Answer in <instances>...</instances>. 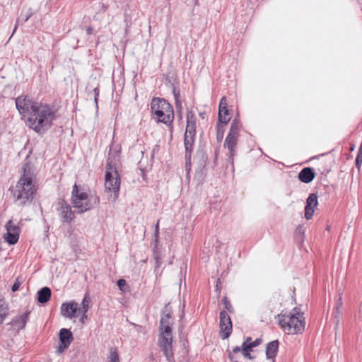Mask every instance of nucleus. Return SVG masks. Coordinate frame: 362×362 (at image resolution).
<instances>
[{
	"label": "nucleus",
	"instance_id": "1",
	"mask_svg": "<svg viewBox=\"0 0 362 362\" xmlns=\"http://www.w3.org/2000/svg\"><path fill=\"white\" fill-rule=\"evenodd\" d=\"M22 169L23 174L12 190L14 202L20 206L30 204L36 191L29 163H25Z\"/></svg>",
	"mask_w": 362,
	"mask_h": 362
},
{
	"label": "nucleus",
	"instance_id": "2",
	"mask_svg": "<svg viewBox=\"0 0 362 362\" xmlns=\"http://www.w3.org/2000/svg\"><path fill=\"white\" fill-rule=\"evenodd\" d=\"M55 113L48 105L40 103L28 119V125L35 132L42 134L52 125Z\"/></svg>",
	"mask_w": 362,
	"mask_h": 362
},
{
	"label": "nucleus",
	"instance_id": "3",
	"mask_svg": "<svg viewBox=\"0 0 362 362\" xmlns=\"http://www.w3.org/2000/svg\"><path fill=\"white\" fill-rule=\"evenodd\" d=\"M295 308L293 313L279 315V324L289 334L302 333L305 329V322L302 313Z\"/></svg>",
	"mask_w": 362,
	"mask_h": 362
},
{
	"label": "nucleus",
	"instance_id": "4",
	"mask_svg": "<svg viewBox=\"0 0 362 362\" xmlns=\"http://www.w3.org/2000/svg\"><path fill=\"white\" fill-rule=\"evenodd\" d=\"M151 112L156 117L157 122L171 125L174 119L172 105L165 99L154 98L151 103Z\"/></svg>",
	"mask_w": 362,
	"mask_h": 362
},
{
	"label": "nucleus",
	"instance_id": "5",
	"mask_svg": "<svg viewBox=\"0 0 362 362\" xmlns=\"http://www.w3.org/2000/svg\"><path fill=\"white\" fill-rule=\"evenodd\" d=\"M99 202V197L88 195L86 192L78 189L76 185L73 187L71 203L74 208L78 209V213L81 214L93 209Z\"/></svg>",
	"mask_w": 362,
	"mask_h": 362
},
{
	"label": "nucleus",
	"instance_id": "6",
	"mask_svg": "<svg viewBox=\"0 0 362 362\" xmlns=\"http://www.w3.org/2000/svg\"><path fill=\"white\" fill-rule=\"evenodd\" d=\"M120 177L118 172L109 162L106 165L105 188L110 193L108 200L115 202L119 196Z\"/></svg>",
	"mask_w": 362,
	"mask_h": 362
},
{
	"label": "nucleus",
	"instance_id": "7",
	"mask_svg": "<svg viewBox=\"0 0 362 362\" xmlns=\"http://www.w3.org/2000/svg\"><path fill=\"white\" fill-rule=\"evenodd\" d=\"M160 333L158 335V344L163 351L168 362H175L173 351V337L170 323L160 325Z\"/></svg>",
	"mask_w": 362,
	"mask_h": 362
},
{
	"label": "nucleus",
	"instance_id": "8",
	"mask_svg": "<svg viewBox=\"0 0 362 362\" xmlns=\"http://www.w3.org/2000/svg\"><path fill=\"white\" fill-rule=\"evenodd\" d=\"M40 103L33 100L28 96L21 95L16 99V106L23 118L28 119Z\"/></svg>",
	"mask_w": 362,
	"mask_h": 362
},
{
	"label": "nucleus",
	"instance_id": "9",
	"mask_svg": "<svg viewBox=\"0 0 362 362\" xmlns=\"http://www.w3.org/2000/svg\"><path fill=\"white\" fill-rule=\"evenodd\" d=\"M57 214L63 223H71L74 218V213L71 206L63 199H59L57 206Z\"/></svg>",
	"mask_w": 362,
	"mask_h": 362
},
{
	"label": "nucleus",
	"instance_id": "10",
	"mask_svg": "<svg viewBox=\"0 0 362 362\" xmlns=\"http://www.w3.org/2000/svg\"><path fill=\"white\" fill-rule=\"evenodd\" d=\"M6 233L4 239L10 245L16 244L19 239L20 228L13 224L12 220L8 221L5 226Z\"/></svg>",
	"mask_w": 362,
	"mask_h": 362
},
{
	"label": "nucleus",
	"instance_id": "11",
	"mask_svg": "<svg viewBox=\"0 0 362 362\" xmlns=\"http://www.w3.org/2000/svg\"><path fill=\"white\" fill-rule=\"evenodd\" d=\"M220 328L222 339L228 338L232 332V322L230 316L224 310L220 313Z\"/></svg>",
	"mask_w": 362,
	"mask_h": 362
},
{
	"label": "nucleus",
	"instance_id": "12",
	"mask_svg": "<svg viewBox=\"0 0 362 362\" xmlns=\"http://www.w3.org/2000/svg\"><path fill=\"white\" fill-rule=\"evenodd\" d=\"M78 305L76 302L64 303L61 306L62 315L67 318L72 319L78 312Z\"/></svg>",
	"mask_w": 362,
	"mask_h": 362
},
{
	"label": "nucleus",
	"instance_id": "13",
	"mask_svg": "<svg viewBox=\"0 0 362 362\" xmlns=\"http://www.w3.org/2000/svg\"><path fill=\"white\" fill-rule=\"evenodd\" d=\"M187 135L195 136L196 117L192 111H188L187 114V126L185 133Z\"/></svg>",
	"mask_w": 362,
	"mask_h": 362
},
{
	"label": "nucleus",
	"instance_id": "14",
	"mask_svg": "<svg viewBox=\"0 0 362 362\" xmlns=\"http://www.w3.org/2000/svg\"><path fill=\"white\" fill-rule=\"evenodd\" d=\"M315 177V171L311 168H303L298 175V179L304 182L309 183L312 182Z\"/></svg>",
	"mask_w": 362,
	"mask_h": 362
},
{
	"label": "nucleus",
	"instance_id": "15",
	"mask_svg": "<svg viewBox=\"0 0 362 362\" xmlns=\"http://www.w3.org/2000/svg\"><path fill=\"white\" fill-rule=\"evenodd\" d=\"M238 136L228 134L225 142L224 146L229 151V156L233 157L235 155V148L237 145Z\"/></svg>",
	"mask_w": 362,
	"mask_h": 362
},
{
	"label": "nucleus",
	"instance_id": "16",
	"mask_svg": "<svg viewBox=\"0 0 362 362\" xmlns=\"http://www.w3.org/2000/svg\"><path fill=\"white\" fill-rule=\"evenodd\" d=\"M279 349V341L274 340L267 344L266 347V356L268 359H274Z\"/></svg>",
	"mask_w": 362,
	"mask_h": 362
},
{
	"label": "nucleus",
	"instance_id": "17",
	"mask_svg": "<svg viewBox=\"0 0 362 362\" xmlns=\"http://www.w3.org/2000/svg\"><path fill=\"white\" fill-rule=\"evenodd\" d=\"M30 311H27L25 313L16 316L13 319L12 323L18 327V329H23L25 328V325L29 319Z\"/></svg>",
	"mask_w": 362,
	"mask_h": 362
},
{
	"label": "nucleus",
	"instance_id": "18",
	"mask_svg": "<svg viewBox=\"0 0 362 362\" xmlns=\"http://www.w3.org/2000/svg\"><path fill=\"white\" fill-rule=\"evenodd\" d=\"M194 136L192 135H187L185 134V158L190 159L191 153L192 152V146L194 144Z\"/></svg>",
	"mask_w": 362,
	"mask_h": 362
},
{
	"label": "nucleus",
	"instance_id": "19",
	"mask_svg": "<svg viewBox=\"0 0 362 362\" xmlns=\"http://www.w3.org/2000/svg\"><path fill=\"white\" fill-rule=\"evenodd\" d=\"M72 333L67 329L62 328L59 331V340L62 344L70 345L73 341Z\"/></svg>",
	"mask_w": 362,
	"mask_h": 362
},
{
	"label": "nucleus",
	"instance_id": "20",
	"mask_svg": "<svg viewBox=\"0 0 362 362\" xmlns=\"http://www.w3.org/2000/svg\"><path fill=\"white\" fill-rule=\"evenodd\" d=\"M51 297V290L48 287H43L37 292V300L40 303H47Z\"/></svg>",
	"mask_w": 362,
	"mask_h": 362
},
{
	"label": "nucleus",
	"instance_id": "21",
	"mask_svg": "<svg viewBox=\"0 0 362 362\" xmlns=\"http://www.w3.org/2000/svg\"><path fill=\"white\" fill-rule=\"evenodd\" d=\"M227 107V103L226 98L223 97L221 99L219 103V108H218V122L223 124H226L228 122V119L227 117L223 116V112L224 108Z\"/></svg>",
	"mask_w": 362,
	"mask_h": 362
},
{
	"label": "nucleus",
	"instance_id": "22",
	"mask_svg": "<svg viewBox=\"0 0 362 362\" xmlns=\"http://www.w3.org/2000/svg\"><path fill=\"white\" fill-rule=\"evenodd\" d=\"M8 314V304L2 299H0V324H2Z\"/></svg>",
	"mask_w": 362,
	"mask_h": 362
},
{
	"label": "nucleus",
	"instance_id": "23",
	"mask_svg": "<svg viewBox=\"0 0 362 362\" xmlns=\"http://www.w3.org/2000/svg\"><path fill=\"white\" fill-rule=\"evenodd\" d=\"M242 351L243 355L249 359H252V357L250 355L251 349H248L245 344H242L241 346H235L233 349V353L237 354L239 351Z\"/></svg>",
	"mask_w": 362,
	"mask_h": 362
},
{
	"label": "nucleus",
	"instance_id": "24",
	"mask_svg": "<svg viewBox=\"0 0 362 362\" xmlns=\"http://www.w3.org/2000/svg\"><path fill=\"white\" fill-rule=\"evenodd\" d=\"M90 302V299L88 296V294H86V296H84L83 300H82V303H81V305L82 307L81 308H78V313H83V317H86V313H87V311L88 310V308H89V303ZM83 319H81L82 320Z\"/></svg>",
	"mask_w": 362,
	"mask_h": 362
},
{
	"label": "nucleus",
	"instance_id": "25",
	"mask_svg": "<svg viewBox=\"0 0 362 362\" xmlns=\"http://www.w3.org/2000/svg\"><path fill=\"white\" fill-rule=\"evenodd\" d=\"M107 362H120L116 348L111 347L110 349V354L107 356Z\"/></svg>",
	"mask_w": 362,
	"mask_h": 362
},
{
	"label": "nucleus",
	"instance_id": "26",
	"mask_svg": "<svg viewBox=\"0 0 362 362\" xmlns=\"http://www.w3.org/2000/svg\"><path fill=\"white\" fill-rule=\"evenodd\" d=\"M153 259L155 262V269L154 272L156 273H158V269L161 266L163 262H162V256L158 251L154 250L153 251Z\"/></svg>",
	"mask_w": 362,
	"mask_h": 362
},
{
	"label": "nucleus",
	"instance_id": "27",
	"mask_svg": "<svg viewBox=\"0 0 362 362\" xmlns=\"http://www.w3.org/2000/svg\"><path fill=\"white\" fill-rule=\"evenodd\" d=\"M317 204V196L314 193L310 194L306 200V206L315 208Z\"/></svg>",
	"mask_w": 362,
	"mask_h": 362
},
{
	"label": "nucleus",
	"instance_id": "28",
	"mask_svg": "<svg viewBox=\"0 0 362 362\" xmlns=\"http://www.w3.org/2000/svg\"><path fill=\"white\" fill-rule=\"evenodd\" d=\"M239 124L236 120L233 121L230 124V131L228 134L238 136Z\"/></svg>",
	"mask_w": 362,
	"mask_h": 362
},
{
	"label": "nucleus",
	"instance_id": "29",
	"mask_svg": "<svg viewBox=\"0 0 362 362\" xmlns=\"http://www.w3.org/2000/svg\"><path fill=\"white\" fill-rule=\"evenodd\" d=\"M341 304H342V303H341V298L339 297V302H338L337 306L336 308V315H335V324H336V326H338L339 324V322H340L341 312L339 310V308H340V306L341 305Z\"/></svg>",
	"mask_w": 362,
	"mask_h": 362
},
{
	"label": "nucleus",
	"instance_id": "30",
	"mask_svg": "<svg viewBox=\"0 0 362 362\" xmlns=\"http://www.w3.org/2000/svg\"><path fill=\"white\" fill-rule=\"evenodd\" d=\"M313 207H309L308 206H305V218L308 220L310 219L314 214Z\"/></svg>",
	"mask_w": 362,
	"mask_h": 362
},
{
	"label": "nucleus",
	"instance_id": "31",
	"mask_svg": "<svg viewBox=\"0 0 362 362\" xmlns=\"http://www.w3.org/2000/svg\"><path fill=\"white\" fill-rule=\"evenodd\" d=\"M262 342V340L260 339H256L255 341L247 343V342H243V344H245L246 346L250 349H252V348L257 346L259 345Z\"/></svg>",
	"mask_w": 362,
	"mask_h": 362
},
{
	"label": "nucleus",
	"instance_id": "32",
	"mask_svg": "<svg viewBox=\"0 0 362 362\" xmlns=\"http://www.w3.org/2000/svg\"><path fill=\"white\" fill-rule=\"evenodd\" d=\"M174 95H175V106H176V108L177 110V111H179L180 112H181V109H182V103L181 101L179 100V94L178 93H176L175 91H174Z\"/></svg>",
	"mask_w": 362,
	"mask_h": 362
},
{
	"label": "nucleus",
	"instance_id": "33",
	"mask_svg": "<svg viewBox=\"0 0 362 362\" xmlns=\"http://www.w3.org/2000/svg\"><path fill=\"white\" fill-rule=\"evenodd\" d=\"M117 284L120 291H122V292H124L126 291L127 283L124 279H119L117 282Z\"/></svg>",
	"mask_w": 362,
	"mask_h": 362
},
{
	"label": "nucleus",
	"instance_id": "34",
	"mask_svg": "<svg viewBox=\"0 0 362 362\" xmlns=\"http://www.w3.org/2000/svg\"><path fill=\"white\" fill-rule=\"evenodd\" d=\"M222 300L223 302L225 308L228 311L232 312V309H233L232 305H231L230 303L228 301V300L227 299V298H226V297L223 298Z\"/></svg>",
	"mask_w": 362,
	"mask_h": 362
},
{
	"label": "nucleus",
	"instance_id": "35",
	"mask_svg": "<svg viewBox=\"0 0 362 362\" xmlns=\"http://www.w3.org/2000/svg\"><path fill=\"white\" fill-rule=\"evenodd\" d=\"M362 163V152L358 151V155L356 159V165L359 169Z\"/></svg>",
	"mask_w": 362,
	"mask_h": 362
},
{
	"label": "nucleus",
	"instance_id": "36",
	"mask_svg": "<svg viewBox=\"0 0 362 362\" xmlns=\"http://www.w3.org/2000/svg\"><path fill=\"white\" fill-rule=\"evenodd\" d=\"M170 315L169 314L165 315L160 319V325H165L170 323Z\"/></svg>",
	"mask_w": 362,
	"mask_h": 362
},
{
	"label": "nucleus",
	"instance_id": "37",
	"mask_svg": "<svg viewBox=\"0 0 362 362\" xmlns=\"http://www.w3.org/2000/svg\"><path fill=\"white\" fill-rule=\"evenodd\" d=\"M69 346V345H66V344H62L60 341L57 351L59 353H62L65 349H66L68 348Z\"/></svg>",
	"mask_w": 362,
	"mask_h": 362
},
{
	"label": "nucleus",
	"instance_id": "38",
	"mask_svg": "<svg viewBox=\"0 0 362 362\" xmlns=\"http://www.w3.org/2000/svg\"><path fill=\"white\" fill-rule=\"evenodd\" d=\"M20 286H21V283L17 279L16 281L13 284V285L11 287L12 291L16 292V291H18Z\"/></svg>",
	"mask_w": 362,
	"mask_h": 362
},
{
	"label": "nucleus",
	"instance_id": "39",
	"mask_svg": "<svg viewBox=\"0 0 362 362\" xmlns=\"http://www.w3.org/2000/svg\"><path fill=\"white\" fill-rule=\"evenodd\" d=\"M158 234H159V221L157 222L156 225V228H155V238H156V242L158 241Z\"/></svg>",
	"mask_w": 362,
	"mask_h": 362
},
{
	"label": "nucleus",
	"instance_id": "40",
	"mask_svg": "<svg viewBox=\"0 0 362 362\" xmlns=\"http://www.w3.org/2000/svg\"><path fill=\"white\" fill-rule=\"evenodd\" d=\"M223 134V131L221 130V127L219 124H218V131H217V139H222Z\"/></svg>",
	"mask_w": 362,
	"mask_h": 362
},
{
	"label": "nucleus",
	"instance_id": "41",
	"mask_svg": "<svg viewBox=\"0 0 362 362\" xmlns=\"http://www.w3.org/2000/svg\"><path fill=\"white\" fill-rule=\"evenodd\" d=\"M94 93H95V104L97 105H98V95H99L98 88H95L94 89Z\"/></svg>",
	"mask_w": 362,
	"mask_h": 362
},
{
	"label": "nucleus",
	"instance_id": "42",
	"mask_svg": "<svg viewBox=\"0 0 362 362\" xmlns=\"http://www.w3.org/2000/svg\"><path fill=\"white\" fill-rule=\"evenodd\" d=\"M223 115V116L227 117V119H228V121L230 120V117H229L228 110L227 107L224 108Z\"/></svg>",
	"mask_w": 362,
	"mask_h": 362
},
{
	"label": "nucleus",
	"instance_id": "43",
	"mask_svg": "<svg viewBox=\"0 0 362 362\" xmlns=\"http://www.w3.org/2000/svg\"><path fill=\"white\" fill-rule=\"evenodd\" d=\"M30 14H28L26 16H25V18L22 21V23L26 22L30 18Z\"/></svg>",
	"mask_w": 362,
	"mask_h": 362
},
{
	"label": "nucleus",
	"instance_id": "44",
	"mask_svg": "<svg viewBox=\"0 0 362 362\" xmlns=\"http://www.w3.org/2000/svg\"><path fill=\"white\" fill-rule=\"evenodd\" d=\"M92 30H93L92 28L89 27V28L87 29V33H88V35L91 34V33H92Z\"/></svg>",
	"mask_w": 362,
	"mask_h": 362
},
{
	"label": "nucleus",
	"instance_id": "45",
	"mask_svg": "<svg viewBox=\"0 0 362 362\" xmlns=\"http://www.w3.org/2000/svg\"><path fill=\"white\" fill-rule=\"evenodd\" d=\"M229 358L231 361H233V362L234 361V356L231 353L229 354Z\"/></svg>",
	"mask_w": 362,
	"mask_h": 362
},
{
	"label": "nucleus",
	"instance_id": "46",
	"mask_svg": "<svg viewBox=\"0 0 362 362\" xmlns=\"http://www.w3.org/2000/svg\"><path fill=\"white\" fill-rule=\"evenodd\" d=\"M244 342H247V343H250V342H252V339L250 337H247Z\"/></svg>",
	"mask_w": 362,
	"mask_h": 362
},
{
	"label": "nucleus",
	"instance_id": "47",
	"mask_svg": "<svg viewBox=\"0 0 362 362\" xmlns=\"http://www.w3.org/2000/svg\"><path fill=\"white\" fill-rule=\"evenodd\" d=\"M301 230H302L301 227H299V228L297 229V230H298L300 233H301V232H302V231H301Z\"/></svg>",
	"mask_w": 362,
	"mask_h": 362
},
{
	"label": "nucleus",
	"instance_id": "48",
	"mask_svg": "<svg viewBox=\"0 0 362 362\" xmlns=\"http://www.w3.org/2000/svg\"><path fill=\"white\" fill-rule=\"evenodd\" d=\"M192 2H193L194 4H196L197 3V1H198V0H192Z\"/></svg>",
	"mask_w": 362,
	"mask_h": 362
},
{
	"label": "nucleus",
	"instance_id": "49",
	"mask_svg": "<svg viewBox=\"0 0 362 362\" xmlns=\"http://www.w3.org/2000/svg\"><path fill=\"white\" fill-rule=\"evenodd\" d=\"M199 115L202 118H204V113H200Z\"/></svg>",
	"mask_w": 362,
	"mask_h": 362
},
{
	"label": "nucleus",
	"instance_id": "50",
	"mask_svg": "<svg viewBox=\"0 0 362 362\" xmlns=\"http://www.w3.org/2000/svg\"><path fill=\"white\" fill-rule=\"evenodd\" d=\"M235 362H237V361H235Z\"/></svg>",
	"mask_w": 362,
	"mask_h": 362
}]
</instances>
